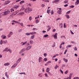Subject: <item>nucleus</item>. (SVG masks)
I'll use <instances>...</instances> for the list:
<instances>
[{
  "mask_svg": "<svg viewBox=\"0 0 79 79\" xmlns=\"http://www.w3.org/2000/svg\"><path fill=\"white\" fill-rule=\"evenodd\" d=\"M32 9L31 8H30L29 7L28 8H27L24 10V11L26 12V13H30V11H32Z\"/></svg>",
  "mask_w": 79,
  "mask_h": 79,
  "instance_id": "f257e3e1",
  "label": "nucleus"
},
{
  "mask_svg": "<svg viewBox=\"0 0 79 79\" xmlns=\"http://www.w3.org/2000/svg\"><path fill=\"white\" fill-rule=\"evenodd\" d=\"M10 13V10H7L2 13V14L3 15H8Z\"/></svg>",
  "mask_w": 79,
  "mask_h": 79,
  "instance_id": "f03ea898",
  "label": "nucleus"
},
{
  "mask_svg": "<svg viewBox=\"0 0 79 79\" xmlns=\"http://www.w3.org/2000/svg\"><path fill=\"white\" fill-rule=\"evenodd\" d=\"M57 10H58L57 13H58V14L61 15L62 13L61 12L62 11V9L61 8H57Z\"/></svg>",
  "mask_w": 79,
  "mask_h": 79,
  "instance_id": "7ed1b4c3",
  "label": "nucleus"
},
{
  "mask_svg": "<svg viewBox=\"0 0 79 79\" xmlns=\"http://www.w3.org/2000/svg\"><path fill=\"white\" fill-rule=\"evenodd\" d=\"M10 0H6V1H5V2L4 3V5H6L8 4V3H10Z\"/></svg>",
  "mask_w": 79,
  "mask_h": 79,
  "instance_id": "20e7f679",
  "label": "nucleus"
},
{
  "mask_svg": "<svg viewBox=\"0 0 79 79\" xmlns=\"http://www.w3.org/2000/svg\"><path fill=\"white\" fill-rule=\"evenodd\" d=\"M31 48L32 46H27V47L26 49V51H28V50H30V49H31Z\"/></svg>",
  "mask_w": 79,
  "mask_h": 79,
  "instance_id": "39448f33",
  "label": "nucleus"
},
{
  "mask_svg": "<svg viewBox=\"0 0 79 79\" xmlns=\"http://www.w3.org/2000/svg\"><path fill=\"white\" fill-rule=\"evenodd\" d=\"M26 51V49L25 48H23L21 49V51H20L19 52V54H21V53H22V52H24V51Z\"/></svg>",
  "mask_w": 79,
  "mask_h": 79,
  "instance_id": "423d86ee",
  "label": "nucleus"
},
{
  "mask_svg": "<svg viewBox=\"0 0 79 79\" xmlns=\"http://www.w3.org/2000/svg\"><path fill=\"white\" fill-rule=\"evenodd\" d=\"M27 43V41H25V42H24V43L23 42H22V43H20L21 45V46H24V45H25V44H26Z\"/></svg>",
  "mask_w": 79,
  "mask_h": 79,
  "instance_id": "0eeeda50",
  "label": "nucleus"
},
{
  "mask_svg": "<svg viewBox=\"0 0 79 79\" xmlns=\"http://www.w3.org/2000/svg\"><path fill=\"white\" fill-rule=\"evenodd\" d=\"M43 58L42 57H40L39 58V62H42V59Z\"/></svg>",
  "mask_w": 79,
  "mask_h": 79,
  "instance_id": "6e6552de",
  "label": "nucleus"
},
{
  "mask_svg": "<svg viewBox=\"0 0 79 79\" xmlns=\"http://www.w3.org/2000/svg\"><path fill=\"white\" fill-rule=\"evenodd\" d=\"M1 38H2L3 39H6V36H5L4 35H3L1 36Z\"/></svg>",
  "mask_w": 79,
  "mask_h": 79,
  "instance_id": "1a4fd4ad",
  "label": "nucleus"
},
{
  "mask_svg": "<svg viewBox=\"0 0 79 79\" xmlns=\"http://www.w3.org/2000/svg\"><path fill=\"white\" fill-rule=\"evenodd\" d=\"M18 12H19V11H14V12L13 13L12 15H15L18 13Z\"/></svg>",
  "mask_w": 79,
  "mask_h": 79,
  "instance_id": "9d476101",
  "label": "nucleus"
},
{
  "mask_svg": "<svg viewBox=\"0 0 79 79\" xmlns=\"http://www.w3.org/2000/svg\"><path fill=\"white\" fill-rule=\"evenodd\" d=\"M21 60V58H19L18 60H17V61H16V63L17 64H19V63L20 62Z\"/></svg>",
  "mask_w": 79,
  "mask_h": 79,
  "instance_id": "9b49d317",
  "label": "nucleus"
},
{
  "mask_svg": "<svg viewBox=\"0 0 79 79\" xmlns=\"http://www.w3.org/2000/svg\"><path fill=\"white\" fill-rule=\"evenodd\" d=\"M54 38L56 40L57 38V33H55L54 36Z\"/></svg>",
  "mask_w": 79,
  "mask_h": 79,
  "instance_id": "f8f14e48",
  "label": "nucleus"
},
{
  "mask_svg": "<svg viewBox=\"0 0 79 79\" xmlns=\"http://www.w3.org/2000/svg\"><path fill=\"white\" fill-rule=\"evenodd\" d=\"M10 63H5L4 64V65H5V66H8V65H10Z\"/></svg>",
  "mask_w": 79,
  "mask_h": 79,
  "instance_id": "ddd939ff",
  "label": "nucleus"
},
{
  "mask_svg": "<svg viewBox=\"0 0 79 79\" xmlns=\"http://www.w3.org/2000/svg\"><path fill=\"white\" fill-rule=\"evenodd\" d=\"M50 71V69L49 68H47L46 69V71L48 73Z\"/></svg>",
  "mask_w": 79,
  "mask_h": 79,
  "instance_id": "4468645a",
  "label": "nucleus"
},
{
  "mask_svg": "<svg viewBox=\"0 0 79 79\" xmlns=\"http://www.w3.org/2000/svg\"><path fill=\"white\" fill-rule=\"evenodd\" d=\"M5 76H6V77H7V78H9V76L7 74V72H5Z\"/></svg>",
  "mask_w": 79,
  "mask_h": 79,
  "instance_id": "2eb2a0df",
  "label": "nucleus"
},
{
  "mask_svg": "<svg viewBox=\"0 0 79 79\" xmlns=\"http://www.w3.org/2000/svg\"><path fill=\"white\" fill-rule=\"evenodd\" d=\"M19 7V5H15V6H14V8L15 9V8H18Z\"/></svg>",
  "mask_w": 79,
  "mask_h": 79,
  "instance_id": "dca6fc26",
  "label": "nucleus"
},
{
  "mask_svg": "<svg viewBox=\"0 0 79 79\" xmlns=\"http://www.w3.org/2000/svg\"><path fill=\"white\" fill-rule=\"evenodd\" d=\"M30 35H34V34H36V32L34 31V32H30Z\"/></svg>",
  "mask_w": 79,
  "mask_h": 79,
  "instance_id": "f3484780",
  "label": "nucleus"
},
{
  "mask_svg": "<svg viewBox=\"0 0 79 79\" xmlns=\"http://www.w3.org/2000/svg\"><path fill=\"white\" fill-rule=\"evenodd\" d=\"M79 3V0H77V2H75V5H78Z\"/></svg>",
  "mask_w": 79,
  "mask_h": 79,
  "instance_id": "a211bd4d",
  "label": "nucleus"
},
{
  "mask_svg": "<svg viewBox=\"0 0 79 79\" xmlns=\"http://www.w3.org/2000/svg\"><path fill=\"white\" fill-rule=\"evenodd\" d=\"M39 22H40V20H39V19H37L35 20V23L37 24V23H39Z\"/></svg>",
  "mask_w": 79,
  "mask_h": 79,
  "instance_id": "6ab92c4d",
  "label": "nucleus"
},
{
  "mask_svg": "<svg viewBox=\"0 0 79 79\" xmlns=\"http://www.w3.org/2000/svg\"><path fill=\"white\" fill-rule=\"evenodd\" d=\"M38 76H40V77H42L43 73H39L38 75Z\"/></svg>",
  "mask_w": 79,
  "mask_h": 79,
  "instance_id": "aec40b11",
  "label": "nucleus"
},
{
  "mask_svg": "<svg viewBox=\"0 0 79 79\" xmlns=\"http://www.w3.org/2000/svg\"><path fill=\"white\" fill-rule=\"evenodd\" d=\"M3 44H7L8 43V41L7 40H6V41H3Z\"/></svg>",
  "mask_w": 79,
  "mask_h": 79,
  "instance_id": "412c9836",
  "label": "nucleus"
},
{
  "mask_svg": "<svg viewBox=\"0 0 79 79\" xmlns=\"http://www.w3.org/2000/svg\"><path fill=\"white\" fill-rule=\"evenodd\" d=\"M8 49V48H5V49L3 51V52H5V51H7V52Z\"/></svg>",
  "mask_w": 79,
  "mask_h": 79,
  "instance_id": "4be33fe9",
  "label": "nucleus"
},
{
  "mask_svg": "<svg viewBox=\"0 0 79 79\" xmlns=\"http://www.w3.org/2000/svg\"><path fill=\"white\" fill-rule=\"evenodd\" d=\"M23 14H24V13L23 12H22L21 13H18V15H22Z\"/></svg>",
  "mask_w": 79,
  "mask_h": 79,
  "instance_id": "5701e85b",
  "label": "nucleus"
},
{
  "mask_svg": "<svg viewBox=\"0 0 79 79\" xmlns=\"http://www.w3.org/2000/svg\"><path fill=\"white\" fill-rule=\"evenodd\" d=\"M3 40H1L0 42V44L1 45L2 44H3Z\"/></svg>",
  "mask_w": 79,
  "mask_h": 79,
  "instance_id": "b1692460",
  "label": "nucleus"
},
{
  "mask_svg": "<svg viewBox=\"0 0 79 79\" xmlns=\"http://www.w3.org/2000/svg\"><path fill=\"white\" fill-rule=\"evenodd\" d=\"M63 60L65 62H67L68 61V59H65V58H64Z\"/></svg>",
  "mask_w": 79,
  "mask_h": 79,
  "instance_id": "393cba45",
  "label": "nucleus"
},
{
  "mask_svg": "<svg viewBox=\"0 0 79 79\" xmlns=\"http://www.w3.org/2000/svg\"><path fill=\"white\" fill-rule=\"evenodd\" d=\"M59 2V0H55L53 2V3H57V2Z\"/></svg>",
  "mask_w": 79,
  "mask_h": 79,
  "instance_id": "a878e982",
  "label": "nucleus"
},
{
  "mask_svg": "<svg viewBox=\"0 0 79 79\" xmlns=\"http://www.w3.org/2000/svg\"><path fill=\"white\" fill-rule=\"evenodd\" d=\"M9 34H10V36H11V35H13V33L12 32V31H10Z\"/></svg>",
  "mask_w": 79,
  "mask_h": 79,
  "instance_id": "bb28decb",
  "label": "nucleus"
},
{
  "mask_svg": "<svg viewBox=\"0 0 79 79\" xmlns=\"http://www.w3.org/2000/svg\"><path fill=\"white\" fill-rule=\"evenodd\" d=\"M25 35L27 36H29L31 35L30 33H26Z\"/></svg>",
  "mask_w": 79,
  "mask_h": 79,
  "instance_id": "cd10ccee",
  "label": "nucleus"
},
{
  "mask_svg": "<svg viewBox=\"0 0 79 79\" xmlns=\"http://www.w3.org/2000/svg\"><path fill=\"white\" fill-rule=\"evenodd\" d=\"M51 61H48V62L47 63V64H45V65H48V63H51Z\"/></svg>",
  "mask_w": 79,
  "mask_h": 79,
  "instance_id": "c85d7f7f",
  "label": "nucleus"
},
{
  "mask_svg": "<svg viewBox=\"0 0 79 79\" xmlns=\"http://www.w3.org/2000/svg\"><path fill=\"white\" fill-rule=\"evenodd\" d=\"M30 42L31 44H33V43H34V41H33L30 40Z\"/></svg>",
  "mask_w": 79,
  "mask_h": 79,
  "instance_id": "c756f323",
  "label": "nucleus"
},
{
  "mask_svg": "<svg viewBox=\"0 0 79 79\" xmlns=\"http://www.w3.org/2000/svg\"><path fill=\"white\" fill-rule=\"evenodd\" d=\"M8 51H9V52H10V53H11L12 52L11 50V49H9L7 51V52H8Z\"/></svg>",
  "mask_w": 79,
  "mask_h": 79,
  "instance_id": "7c9ffc66",
  "label": "nucleus"
},
{
  "mask_svg": "<svg viewBox=\"0 0 79 79\" xmlns=\"http://www.w3.org/2000/svg\"><path fill=\"white\" fill-rule=\"evenodd\" d=\"M24 8L23 7L22 8H21V9H20V10L19 11H23L24 10Z\"/></svg>",
  "mask_w": 79,
  "mask_h": 79,
  "instance_id": "2f4dec72",
  "label": "nucleus"
},
{
  "mask_svg": "<svg viewBox=\"0 0 79 79\" xmlns=\"http://www.w3.org/2000/svg\"><path fill=\"white\" fill-rule=\"evenodd\" d=\"M50 11H51V10H48L47 11V13H48V14H49V12L50 13Z\"/></svg>",
  "mask_w": 79,
  "mask_h": 79,
  "instance_id": "473e14b6",
  "label": "nucleus"
},
{
  "mask_svg": "<svg viewBox=\"0 0 79 79\" xmlns=\"http://www.w3.org/2000/svg\"><path fill=\"white\" fill-rule=\"evenodd\" d=\"M35 37V35H33L32 36H31V39H34V38Z\"/></svg>",
  "mask_w": 79,
  "mask_h": 79,
  "instance_id": "72a5a7b5",
  "label": "nucleus"
},
{
  "mask_svg": "<svg viewBox=\"0 0 79 79\" xmlns=\"http://www.w3.org/2000/svg\"><path fill=\"white\" fill-rule=\"evenodd\" d=\"M43 1H44L45 2H49V0H42Z\"/></svg>",
  "mask_w": 79,
  "mask_h": 79,
  "instance_id": "f704fd0d",
  "label": "nucleus"
},
{
  "mask_svg": "<svg viewBox=\"0 0 79 79\" xmlns=\"http://www.w3.org/2000/svg\"><path fill=\"white\" fill-rule=\"evenodd\" d=\"M44 36L45 38H46L48 36V35H44Z\"/></svg>",
  "mask_w": 79,
  "mask_h": 79,
  "instance_id": "c9c22d12",
  "label": "nucleus"
},
{
  "mask_svg": "<svg viewBox=\"0 0 79 79\" xmlns=\"http://www.w3.org/2000/svg\"><path fill=\"white\" fill-rule=\"evenodd\" d=\"M73 79H79V77H74Z\"/></svg>",
  "mask_w": 79,
  "mask_h": 79,
  "instance_id": "e433bc0d",
  "label": "nucleus"
},
{
  "mask_svg": "<svg viewBox=\"0 0 79 79\" xmlns=\"http://www.w3.org/2000/svg\"><path fill=\"white\" fill-rule=\"evenodd\" d=\"M24 0H22V1H21L20 3V4H22V3H24Z\"/></svg>",
  "mask_w": 79,
  "mask_h": 79,
  "instance_id": "4c0bfd02",
  "label": "nucleus"
},
{
  "mask_svg": "<svg viewBox=\"0 0 79 79\" xmlns=\"http://www.w3.org/2000/svg\"><path fill=\"white\" fill-rule=\"evenodd\" d=\"M32 16H30L29 17V19L30 21H31V19H32Z\"/></svg>",
  "mask_w": 79,
  "mask_h": 79,
  "instance_id": "58836bf2",
  "label": "nucleus"
},
{
  "mask_svg": "<svg viewBox=\"0 0 79 79\" xmlns=\"http://www.w3.org/2000/svg\"><path fill=\"white\" fill-rule=\"evenodd\" d=\"M15 10H14V9H13V8H11V9H10V11L11 12H12V11H14Z\"/></svg>",
  "mask_w": 79,
  "mask_h": 79,
  "instance_id": "ea45409f",
  "label": "nucleus"
},
{
  "mask_svg": "<svg viewBox=\"0 0 79 79\" xmlns=\"http://www.w3.org/2000/svg\"><path fill=\"white\" fill-rule=\"evenodd\" d=\"M74 50L75 51H77V48L76 47H75V48H74Z\"/></svg>",
  "mask_w": 79,
  "mask_h": 79,
  "instance_id": "a19ab883",
  "label": "nucleus"
},
{
  "mask_svg": "<svg viewBox=\"0 0 79 79\" xmlns=\"http://www.w3.org/2000/svg\"><path fill=\"white\" fill-rule=\"evenodd\" d=\"M68 2V0H66L64 1V3H67Z\"/></svg>",
  "mask_w": 79,
  "mask_h": 79,
  "instance_id": "79ce46f5",
  "label": "nucleus"
},
{
  "mask_svg": "<svg viewBox=\"0 0 79 79\" xmlns=\"http://www.w3.org/2000/svg\"><path fill=\"white\" fill-rule=\"evenodd\" d=\"M51 15H52L54 13V11L53 10H52L51 12Z\"/></svg>",
  "mask_w": 79,
  "mask_h": 79,
  "instance_id": "37998d69",
  "label": "nucleus"
},
{
  "mask_svg": "<svg viewBox=\"0 0 79 79\" xmlns=\"http://www.w3.org/2000/svg\"><path fill=\"white\" fill-rule=\"evenodd\" d=\"M74 5H71V6H69L70 8H74Z\"/></svg>",
  "mask_w": 79,
  "mask_h": 79,
  "instance_id": "c03bdc74",
  "label": "nucleus"
},
{
  "mask_svg": "<svg viewBox=\"0 0 79 79\" xmlns=\"http://www.w3.org/2000/svg\"><path fill=\"white\" fill-rule=\"evenodd\" d=\"M58 67V65H56V66H55V69H57V67Z\"/></svg>",
  "mask_w": 79,
  "mask_h": 79,
  "instance_id": "a18cd8bd",
  "label": "nucleus"
},
{
  "mask_svg": "<svg viewBox=\"0 0 79 79\" xmlns=\"http://www.w3.org/2000/svg\"><path fill=\"white\" fill-rule=\"evenodd\" d=\"M71 11L70 10H69V11H68L66 12V14H69V13H70V12Z\"/></svg>",
  "mask_w": 79,
  "mask_h": 79,
  "instance_id": "49530a36",
  "label": "nucleus"
},
{
  "mask_svg": "<svg viewBox=\"0 0 79 79\" xmlns=\"http://www.w3.org/2000/svg\"><path fill=\"white\" fill-rule=\"evenodd\" d=\"M11 68L12 69H14L15 68V64H14V65L12 66Z\"/></svg>",
  "mask_w": 79,
  "mask_h": 79,
  "instance_id": "de8ad7c7",
  "label": "nucleus"
},
{
  "mask_svg": "<svg viewBox=\"0 0 79 79\" xmlns=\"http://www.w3.org/2000/svg\"><path fill=\"white\" fill-rule=\"evenodd\" d=\"M45 76L46 77H49V76L48 75L47 73H45Z\"/></svg>",
  "mask_w": 79,
  "mask_h": 79,
  "instance_id": "09e8293b",
  "label": "nucleus"
},
{
  "mask_svg": "<svg viewBox=\"0 0 79 79\" xmlns=\"http://www.w3.org/2000/svg\"><path fill=\"white\" fill-rule=\"evenodd\" d=\"M11 37V36L10 35V33H9V35H7V37L8 38H10V37Z\"/></svg>",
  "mask_w": 79,
  "mask_h": 79,
  "instance_id": "8fccbe9b",
  "label": "nucleus"
},
{
  "mask_svg": "<svg viewBox=\"0 0 79 79\" xmlns=\"http://www.w3.org/2000/svg\"><path fill=\"white\" fill-rule=\"evenodd\" d=\"M66 18H69V15H66Z\"/></svg>",
  "mask_w": 79,
  "mask_h": 79,
  "instance_id": "3c124183",
  "label": "nucleus"
},
{
  "mask_svg": "<svg viewBox=\"0 0 79 79\" xmlns=\"http://www.w3.org/2000/svg\"><path fill=\"white\" fill-rule=\"evenodd\" d=\"M19 74L21 75V74H24V75H26L25 73L24 72H22L21 73H19Z\"/></svg>",
  "mask_w": 79,
  "mask_h": 79,
  "instance_id": "603ef678",
  "label": "nucleus"
},
{
  "mask_svg": "<svg viewBox=\"0 0 79 79\" xmlns=\"http://www.w3.org/2000/svg\"><path fill=\"white\" fill-rule=\"evenodd\" d=\"M50 29H51V27H49L48 29H47V31H48L49 30H50Z\"/></svg>",
  "mask_w": 79,
  "mask_h": 79,
  "instance_id": "864d4df0",
  "label": "nucleus"
},
{
  "mask_svg": "<svg viewBox=\"0 0 79 79\" xmlns=\"http://www.w3.org/2000/svg\"><path fill=\"white\" fill-rule=\"evenodd\" d=\"M60 72H61V73L63 74V72L62 70L60 69Z\"/></svg>",
  "mask_w": 79,
  "mask_h": 79,
  "instance_id": "5fc2aeb1",
  "label": "nucleus"
},
{
  "mask_svg": "<svg viewBox=\"0 0 79 79\" xmlns=\"http://www.w3.org/2000/svg\"><path fill=\"white\" fill-rule=\"evenodd\" d=\"M44 61H47V58H44Z\"/></svg>",
  "mask_w": 79,
  "mask_h": 79,
  "instance_id": "6e6d98bb",
  "label": "nucleus"
},
{
  "mask_svg": "<svg viewBox=\"0 0 79 79\" xmlns=\"http://www.w3.org/2000/svg\"><path fill=\"white\" fill-rule=\"evenodd\" d=\"M44 57H46L47 56V54L46 53H44Z\"/></svg>",
  "mask_w": 79,
  "mask_h": 79,
  "instance_id": "4d7b16f0",
  "label": "nucleus"
},
{
  "mask_svg": "<svg viewBox=\"0 0 79 79\" xmlns=\"http://www.w3.org/2000/svg\"><path fill=\"white\" fill-rule=\"evenodd\" d=\"M61 38H65V39H66V37H65V36H61Z\"/></svg>",
  "mask_w": 79,
  "mask_h": 79,
  "instance_id": "13d9d810",
  "label": "nucleus"
},
{
  "mask_svg": "<svg viewBox=\"0 0 79 79\" xmlns=\"http://www.w3.org/2000/svg\"><path fill=\"white\" fill-rule=\"evenodd\" d=\"M39 18V15H38L37 17V16L35 17V19H37V18Z\"/></svg>",
  "mask_w": 79,
  "mask_h": 79,
  "instance_id": "bf43d9fd",
  "label": "nucleus"
},
{
  "mask_svg": "<svg viewBox=\"0 0 79 79\" xmlns=\"http://www.w3.org/2000/svg\"><path fill=\"white\" fill-rule=\"evenodd\" d=\"M68 70H66V71L65 72V74H67V73H68Z\"/></svg>",
  "mask_w": 79,
  "mask_h": 79,
  "instance_id": "052dcab7",
  "label": "nucleus"
},
{
  "mask_svg": "<svg viewBox=\"0 0 79 79\" xmlns=\"http://www.w3.org/2000/svg\"><path fill=\"white\" fill-rule=\"evenodd\" d=\"M67 52V49H66L64 53V54H66V53Z\"/></svg>",
  "mask_w": 79,
  "mask_h": 79,
  "instance_id": "680f3d73",
  "label": "nucleus"
},
{
  "mask_svg": "<svg viewBox=\"0 0 79 79\" xmlns=\"http://www.w3.org/2000/svg\"><path fill=\"white\" fill-rule=\"evenodd\" d=\"M17 64H14V68H15V67L17 66Z\"/></svg>",
  "mask_w": 79,
  "mask_h": 79,
  "instance_id": "e2e57ef3",
  "label": "nucleus"
},
{
  "mask_svg": "<svg viewBox=\"0 0 79 79\" xmlns=\"http://www.w3.org/2000/svg\"><path fill=\"white\" fill-rule=\"evenodd\" d=\"M70 32L72 35H74V33H73V32L72 31H71V30H70Z\"/></svg>",
  "mask_w": 79,
  "mask_h": 79,
  "instance_id": "0e129e2a",
  "label": "nucleus"
},
{
  "mask_svg": "<svg viewBox=\"0 0 79 79\" xmlns=\"http://www.w3.org/2000/svg\"><path fill=\"white\" fill-rule=\"evenodd\" d=\"M64 27H65H65H66V26L65 23H64Z\"/></svg>",
  "mask_w": 79,
  "mask_h": 79,
  "instance_id": "69168bd1",
  "label": "nucleus"
},
{
  "mask_svg": "<svg viewBox=\"0 0 79 79\" xmlns=\"http://www.w3.org/2000/svg\"><path fill=\"white\" fill-rule=\"evenodd\" d=\"M20 25L21 26H23V23H20Z\"/></svg>",
  "mask_w": 79,
  "mask_h": 79,
  "instance_id": "338daca9",
  "label": "nucleus"
},
{
  "mask_svg": "<svg viewBox=\"0 0 79 79\" xmlns=\"http://www.w3.org/2000/svg\"><path fill=\"white\" fill-rule=\"evenodd\" d=\"M33 30H37V28H33Z\"/></svg>",
  "mask_w": 79,
  "mask_h": 79,
  "instance_id": "774afa93",
  "label": "nucleus"
}]
</instances>
